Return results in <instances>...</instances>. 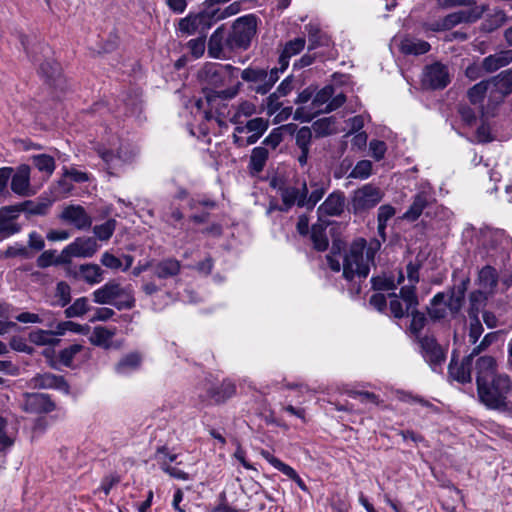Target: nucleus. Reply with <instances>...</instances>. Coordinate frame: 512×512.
<instances>
[{
    "instance_id": "1",
    "label": "nucleus",
    "mask_w": 512,
    "mask_h": 512,
    "mask_svg": "<svg viewBox=\"0 0 512 512\" xmlns=\"http://www.w3.org/2000/svg\"><path fill=\"white\" fill-rule=\"evenodd\" d=\"M238 72L239 68L230 64L210 62L204 64L198 71V79L203 87L207 102L211 103L215 97L225 100L234 98L239 93L241 82H236L223 90L218 91L216 89L226 84H232L237 79Z\"/></svg>"
},
{
    "instance_id": "2",
    "label": "nucleus",
    "mask_w": 512,
    "mask_h": 512,
    "mask_svg": "<svg viewBox=\"0 0 512 512\" xmlns=\"http://www.w3.org/2000/svg\"><path fill=\"white\" fill-rule=\"evenodd\" d=\"M376 250L367 246L363 238L351 243L343 256V277L349 282L365 280L370 272V266L374 263Z\"/></svg>"
},
{
    "instance_id": "3",
    "label": "nucleus",
    "mask_w": 512,
    "mask_h": 512,
    "mask_svg": "<svg viewBox=\"0 0 512 512\" xmlns=\"http://www.w3.org/2000/svg\"><path fill=\"white\" fill-rule=\"evenodd\" d=\"M479 400L487 408L498 411L512 409V379L502 373L477 387Z\"/></svg>"
},
{
    "instance_id": "4",
    "label": "nucleus",
    "mask_w": 512,
    "mask_h": 512,
    "mask_svg": "<svg viewBox=\"0 0 512 512\" xmlns=\"http://www.w3.org/2000/svg\"><path fill=\"white\" fill-rule=\"evenodd\" d=\"M92 300L100 305H112L118 310L135 307V297L130 285L123 286L117 280H110L94 290Z\"/></svg>"
},
{
    "instance_id": "5",
    "label": "nucleus",
    "mask_w": 512,
    "mask_h": 512,
    "mask_svg": "<svg viewBox=\"0 0 512 512\" xmlns=\"http://www.w3.org/2000/svg\"><path fill=\"white\" fill-rule=\"evenodd\" d=\"M257 17L253 14L238 18L232 25L226 39V47L230 50L247 49L256 33Z\"/></svg>"
},
{
    "instance_id": "6",
    "label": "nucleus",
    "mask_w": 512,
    "mask_h": 512,
    "mask_svg": "<svg viewBox=\"0 0 512 512\" xmlns=\"http://www.w3.org/2000/svg\"><path fill=\"white\" fill-rule=\"evenodd\" d=\"M282 73L278 67L266 71L261 68H246L241 72V78L249 83V89L260 95H266L279 80Z\"/></svg>"
},
{
    "instance_id": "7",
    "label": "nucleus",
    "mask_w": 512,
    "mask_h": 512,
    "mask_svg": "<svg viewBox=\"0 0 512 512\" xmlns=\"http://www.w3.org/2000/svg\"><path fill=\"white\" fill-rule=\"evenodd\" d=\"M421 354L432 371L441 372L446 361V350L433 336H424L419 339Z\"/></svg>"
},
{
    "instance_id": "8",
    "label": "nucleus",
    "mask_w": 512,
    "mask_h": 512,
    "mask_svg": "<svg viewBox=\"0 0 512 512\" xmlns=\"http://www.w3.org/2000/svg\"><path fill=\"white\" fill-rule=\"evenodd\" d=\"M210 10H204L197 14H189L179 21L178 29L186 35H204L215 24Z\"/></svg>"
},
{
    "instance_id": "9",
    "label": "nucleus",
    "mask_w": 512,
    "mask_h": 512,
    "mask_svg": "<svg viewBox=\"0 0 512 512\" xmlns=\"http://www.w3.org/2000/svg\"><path fill=\"white\" fill-rule=\"evenodd\" d=\"M334 95V87L327 85L319 90L313 97L309 109L306 107H299L296 109L294 119L302 121H310L319 114H322V109L329 103L330 99Z\"/></svg>"
},
{
    "instance_id": "10",
    "label": "nucleus",
    "mask_w": 512,
    "mask_h": 512,
    "mask_svg": "<svg viewBox=\"0 0 512 512\" xmlns=\"http://www.w3.org/2000/svg\"><path fill=\"white\" fill-rule=\"evenodd\" d=\"M435 202L433 188L429 185H422L418 192L413 196L412 203L403 214L404 220L414 222L419 219L423 211Z\"/></svg>"
},
{
    "instance_id": "11",
    "label": "nucleus",
    "mask_w": 512,
    "mask_h": 512,
    "mask_svg": "<svg viewBox=\"0 0 512 512\" xmlns=\"http://www.w3.org/2000/svg\"><path fill=\"white\" fill-rule=\"evenodd\" d=\"M383 194L378 187L366 184L353 193L351 205L355 213L363 212L375 207L381 200Z\"/></svg>"
},
{
    "instance_id": "12",
    "label": "nucleus",
    "mask_w": 512,
    "mask_h": 512,
    "mask_svg": "<svg viewBox=\"0 0 512 512\" xmlns=\"http://www.w3.org/2000/svg\"><path fill=\"white\" fill-rule=\"evenodd\" d=\"M282 205L279 207L281 212H288L292 206L304 207L307 205L306 195L308 188L306 182H302L300 186H282L279 188Z\"/></svg>"
},
{
    "instance_id": "13",
    "label": "nucleus",
    "mask_w": 512,
    "mask_h": 512,
    "mask_svg": "<svg viewBox=\"0 0 512 512\" xmlns=\"http://www.w3.org/2000/svg\"><path fill=\"white\" fill-rule=\"evenodd\" d=\"M22 409L27 413H49L55 409V404L48 394L25 393L21 403Z\"/></svg>"
},
{
    "instance_id": "14",
    "label": "nucleus",
    "mask_w": 512,
    "mask_h": 512,
    "mask_svg": "<svg viewBox=\"0 0 512 512\" xmlns=\"http://www.w3.org/2000/svg\"><path fill=\"white\" fill-rule=\"evenodd\" d=\"M98 250V244L94 238L78 237L64 248V256L68 264L73 257L90 258Z\"/></svg>"
},
{
    "instance_id": "15",
    "label": "nucleus",
    "mask_w": 512,
    "mask_h": 512,
    "mask_svg": "<svg viewBox=\"0 0 512 512\" xmlns=\"http://www.w3.org/2000/svg\"><path fill=\"white\" fill-rule=\"evenodd\" d=\"M450 82L447 67L439 62L425 67L422 83L431 89L445 88Z\"/></svg>"
},
{
    "instance_id": "16",
    "label": "nucleus",
    "mask_w": 512,
    "mask_h": 512,
    "mask_svg": "<svg viewBox=\"0 0 512 512\" xmlns=\"http://www.w3.org/2000/svg\"><path fill=\"white\" fill-rule=\"evenodd\" d=\"M268 125V120L261 117L248 120L245 122V129H247V133H250V135L247 138L238 136L236 134L232 135L233 143L237 147H246L248 145L255 144L268 129Z\"/></svg>"
},
{
    "instance_id": "17",
    "label": "nucleus",
    "mask_w": 512,
    "mask_h": 512,
    "mask_svg": "<svg viewBox=\"0 0 512 512\" xmlns=\"http://www.w3.org/2000/svg\"><path fill=\"white\" fill-rule=\"evenodd\" d=\"M59 218L78 230L88 229L92 225V217L81 205L71 204L64 207Z\"/></svg>"
},
{
    "instance_id": "18",
    "label": "nucleus",
    "mask_w": 512,
    "mask_h": 512,
    "mask_svg": "<svg viewBox=\"0 0 512 512\" xmlns=\"http://www.w3.org/2000/svg\"><path fill=\"white\" fill-rule=\"evenodd\" d=\"M152 274L159 281H165L177 277L181 271V262L173 257L151 261L148 263Z\"/></svg>"
},
{
    "instance_id": "19",
    "label": "nucleus",
    "mask_w": 512,
    "mask_h": 512,
    "mask_svg": "<svg viewBox=\"0 0 512 512\" xmlns=\"http://www.w3.org/2000/svg\"><path fill=\"white\" fill-rule=\"evenodd\" d=\"M485 11L484 6H474L467 10H460L441 18L444 28L450 30L461 23H473L480 19Z\"/></svg>"
},
{
    "instance_id": "20",
    "label": "nucleus",
    "mask_w": 512,
    "mask_h": 512,
    "mask_svg": "<svg viewBox=\"0 0 512 512\" xmlns=\"http://www.w3.org/2000/svg\"><path fill=\"white\" fill-rule=\"evenodd\" d=\"M344 207L345 196L343 192L331 193L317 209L319 221H323V218L326 216H340L344 211Z\"/></svg>"
},
{
    "instance_id": "21",
    "label": "nucleus",
    "mask_w": 512,
    "mask_h": 512,
    "mask_svg": "<svg viewBox=\"0 0 512 512\" xmlns=\"http://www.w3.org/2000/svg\"><path fill=\"white\" fill-rule=\"evenodd\" d=\"M29 386L33 389H58L68 392L69 385L63 376L52 373L37 374L29 381Z\"/></svg>"
},
{
    "instance_id": "22",
    "label": "nucleus",
    "mask_w": 512,
    "mask_h": 512,
    "mask_svg": "<svg viewBox=\"0 0 512 512\" xmlns=\"http://www.w3.org/2000/svg\"><path fill=\"white\" fill-rule=\"evenodd\" d=\"M11 190L22 197L31 196L34 191L30 185V167L28 165H20L15 173L11 174Z\"/></svg>"
},
{
    "instance_id": "23",
    "label": "nucleus",
    "mask_w": 512,
    "mask_h": 512,
    "mask_svg": "<svg viewBox=\"0 0 512 512\" xmlns=\"http://www.w3.org/2000/svg\"><path fill=\"white\" fill-rule=\"evenodd\" d=\"M497 367L496 359L493 356L478 357L475 362L477 387L494 378V376L500 375L501 373L497 372Z\"/></svg>"
},
{
    "instance_id": "24",
    "label": "nucleus",
    "mask_w": 512,
    "mask_h": 512,
    "mask_svg": "<svg viewBox=\"0 0 512 512\" xmlns=\"http://www.w3.org/2000/svg\"><path fill=\"white\" fill-rule=\"evenodd\" d=\"M473 363V358L467 355L463 358L461 363L456 361L455 353L452 355V359L448 366V373L450 377L459 383H469L472 380L471 376V367Z\"/></svg>"
},
{
    "instance_id": "25",
    "label": "nucleus",
    "mask_w": 512,
    "mask_h": 512,
    "mask_svg": "<svg viewBox=\"0 0 512 512\" xmlns=\"http://www.w3.org/2000/svg\"><path fill=\"white\" fill-rule=\"evenodd\" d=\"M399 50L404 55L419 56L430 51L431 45L424 40L412 35H405L399 41Z\"/></svg>"
},
{
    "instance_id": "26",
    "label": "nucleus",
    "mask_w": 512,
    "mask_h": 512,
    "mask_svg": "<svg viewBox=\"0 0 512 512\" xmlns=\"http://www.w3.org/2000/svg\"><path fill=\"white\" fill-rule=\"evenodd\" d=\"M74 277L89 285H96L103 281L104 270L97 264H81L74 272Z\"/></svg>"
},
{
    "instance_id": "27",
    "label": "nucleus",
    "mask_w": 512,
    "mask_h": 512,
    "mask_svg": "<svg viewBox=\"0 0 512 512\" xmlns=\"http://www.w3.org/2000/svg\"><path fill=\"white\" fill-rule=\"evenodd\" d=\"M52 205L49 200L31 201L27 200L15 206L8 207L6 212H26L29 215H46Z\"/></svg>"
},
{
    "instance_id": "28",
    "label": "nucleus",
    "mask_w": 512,
    "mask_h": 512,
    "mask_svg": "<svg viewBox=\"0 0 512 512\" xmlns=\"http://www.w3.org/2000/svg\"><path fill=\"white\" fill-rule=\"evenodd\" d=\"M305 44L303 37L295 38L285 44L278 60L280 71L284 72L287 69L290 58L299 54L305 48Z\"/></svg>"
},
{
    "instance_id": "29",
    "label": "nucleus",
    "mask_w": 512,
    "mask_h": 512,
    "mask_svg": "<svg viewBox=\"0 0 512 512\" xmlns=\"http://www.w3.org/2000/svg\"><path fill=\"white\" fill-rule=\"evenodd\" d=\"M511 62L512 50H503L485 57L482 61L481 67L486 72L492 73L504 66H507Z\"/></svg>"
},
{
    "instance_id": "30",
    "label": "nucleus",
    "mask_w": 512,
    "mask_h": 512,
    "mask_svg": "<svg viewBox=\"0 0 512 512\" xmlns=\"http://www.w3.org/2000/svg\"><path fill=\"white\" fill-rule=\"evenodd\" d=\"M224 26L218 27L210 36L208 41V55L215 59L223 58V50L226 46Z\"/></svg>"
},
{
    "instance_id": "31",
    "label": "nucleus",
    "mask_w": 512,
    "mask_h": 512,
    "mask_svg": "<svg viewBox=\"0 0 512 512\" xmlns=\"http://www.w3.org/2000/svg\"><path fill=\"white\" fill-rule=\"evenodd\" d=\"M327 225L328 223L319 221V223H315L311 227L310 240L312 241L314 249L319 252L327 250L329 246V240L326 235Z\"/></svg>"
},
{
    "instance_id": "32",
    "label": "nucleus",
    "mask_w": 512,
    "mask_h": 512,
    "mask_svg": "<svg viewBox=\"0 0 512 512\" xmlns=\"http://www.w3.org/2000/svg\"><path fill=\"white\" fill-rule=\"evenodd\" d=\"M236 393V386L229 380L223 381L220 385L208 389L207 394L215 403H223Z\"/></svg>"
},
{
    "instance_id": "33",
    "label": "nucleus",
    "mask_w": 512,
    "mask_h": 512,
    "mask_svg": "<svg viewBox=\"0 0 512 512\" xmlns=\"http://www.w3.org/2000/svg\"><path fill=\"white\" fill-rule=\"evenodd\" d=\"M7 208L0 210V233L3 239L19 232L21 228L19 224L13 221L19 212H6Z\"/></svg>"
},
{
    "instance_id": "34",
    "label": "nucleus",
    "mask_w": 512,
    "mask_h": 512,
    "mask_svg": "<svg viewBox=\"0 0 512 512\" xmlns=\"http://www.w3.org/2000/svg\"><path fill=\"white\" fill-rule=\"evenodd\" d=\"M449 309L446 305V295L443 292H439L430 301L428 307V314L434 321L444 319L447 316Z\"/></svg>"
},
{
    "instance_id": "35",
    "label": "nucleus",
    "mask_w": 512,
    "mask_h": 512,
    "mask_svg": "<svg viewBox=\"0 0 512 512\" xmlns=\"http://www.w3.org/2000/svg\"><path fill=\"white\" fill-rule=\"evenodd\" d=\"M142 354L139 352H131L123 356L115 366V370L119 374H127L137 370L142 364Z\"/></svg>"
},
{
    "instance_id": "36",
    "label": "nucleus",
    "mask_w": 512,
    "mask_h": 512,
    "mask_svg": "<svg viewBox=\"0 0 512 512\" xmlns=\"http://www.w3.org/2000/svg\"><path fill=\"white\" fill-rule=\"evenodd\" d=\"M305 30L308 34V50L316 49L320 46H328L330 43L329 37L323 33L320 28L315 24H308L305 26Z\"/></svg>"
},
{
    "instance_id": "37",
    "label": "nucleus",
    "mask_w": 512,
    "mask_h": 512,
    "mask_svg": "<svg viewBox=\"0 0 512 512\" xmlns=\"http://www.w3.org/2000/svg\"><path fill=\"white\" fill-rule=\"evenodd\" d=\"M115 334V328L109 329L104 326H96L90 336V342L93 345L107 348L110 346L111 340Z\"/></svg>"
},
{
    "instance_id": "38",
    "label": "nucleus",
    "mask_w": 512,
    "mask_h": 512,
    "mask_svg": "<svg viewBox=\"0 0 512 512\" xmlns=\"http://www.w3.org/2000/svg\"><path fill=\"white\" fill-rule=\"evenodd\" d=\"M36 264L39 268H47L52 265L68 264V262L66 256H64V249L59 256H56V250H46L38 256Z\"/></svg>"
},
{
    "instance_id": "39",
    "label": "nucleus",
    "mask_w": 512,
    "mask_h": 512,
    "mask_svg": "<svg viewBox=\"0 0 512 512\" xmlns=\"http://www.w3.org/2000/svg\"><path fill=\"white\" fill-rule=\"evenodd\" d=\"M269 156V149L263 146L255 147L252 150L249 162V168L255 172L260 173L267 162Z\"/></svg>"
},
{
    "instance_id": "40",
    "label": "nucleus",
    "mask_w": 512,
    "mask_h": 512,
    "mask_svg": "<svg viewBox=\"0 0 512 512\" xmlns=\"http://www.w3.org/2000/svg\"><path fill=\"white\" fill-rule=\"evenodd\" d=\"M40 74L53 85H57V81L61 76V68L59 63L52 59H47L41 63L39 68Z\"/></svg>"
},
{
    "instance_id": "41",
    "label": "nucleus",
    "mask_w": 512,
    "mask_h": 512,
    "mask_svg": "<svg viewBox=\"0 0 512 512\" xmlns=\"http://www.w3.org/2000/svg\"><path fill=\"white\" fill-rule=\"evenodd\" d=\"M99 156L103 159V161L107 165V169H117L119 168L124 161L127 160V157L122 154L121 150L115 154L113 151L106 149L98 150Z\"/></svg>"
},
{
    "instance_id": "42",
    "label": "nucleus",
    "mask_w": 512,
    "mask_h": 512,
    "mask_svg": "<svg viewBox=\"0 0 512 512\" xmlns=\"http://www.w3.org/2000/svg\"><path fill=\"white\" fill-rule=\"evenodd\" d=\"M90 310L89 300L87 297L77 298L72 305L67 307L64 311L67 318H74L83 316Z\"/></svg>"
},
{
    "instance_id": "43",
    "label": "nucleus",
    "mask_w": 512,
    "mask_h": 512,
    "mask_svg": "<svg viewBox=\"0 0 512 512\" xmlns=\"http://www.w3.org/2000/svg\"><path fill=\"white\" fill-rule=\"evenodd\" d=\"M32 163L40 172H44L48 176L52 175L55 170V160L47 154L32 156Z\"/></svg>"
},
{
    "instance_id": "44",
    "label": "nucleus",
    "mask_w": 512,
    "mask_h": 512,
    "mask_svg": "<svg viewBox=\"0 0 512 512\" xmlns=\"http://www.w3.org/2000/svg\"><path fill=\"white\" fill-rule=\"evenodd\" d=\"M399 297L404 302L407 311L417 308V306L419 304L418 297L416 295V286L415 285L409 284V285L403 286L400 289Z\"/></svg>"
},
{
    "instance_id": "45",
    "label": "nucleus",
    "mask_w": 512,
    "mask_h": 512,
    "mask_svg": "<svg viewBox=\"0 0 512 512\" xmlns=\"http://www.w3.org/2000/svg\"><path fill=\"white\" fill-rule=\"evenodd\" d=\"M312 129L318 137L331 135L335 132V120L333 117L318 119L313 123Z\"/></svg>"
},
{
    "instance_id": "46",
    "label": "nucleus",
    "mask_w": 512,
    "mask_h": 512,
    "mask_svg": "<svg viewBox=\"0 0 512 512\" xmlns=\"http://www.w3.org/2000/svg\"><path fill=\"white\" fill-rule=\"evenodd\" d=\"M489 86L490 82L485 80L475 84L467 92L469 101L473 105L480 104L484 100Z\"/></svg>"
},
{
    "instance_id": "47",
    "label": "nucleus",
    "mask_w": 512,
    "mask_h": 512,
    "mask_svg": "<svg viewBox=\"0 0 512 512\" xmlns=\"http://www.w3.org/2000/svg\"><path fill=\"white\" fill-rule=\"evenodd\" d=\"M486 299V294L480 290H475L470 293L469 317L478 316L480 309L485 305Z\"/></svg>"
},
{
    "instance_id": "48",
    "label": "nucleus",
    "mask_w": 512,
    "mask_h": 512,
    "mask_svg": "<svg viewBox=\"0 0 512 512\" xmlns=\"http://www.w3.org/2000/svg\"><path fill=\"white\" fill-rule=\"evenodd\" d=\"M479 281L484 288H494L498 283L496 270L491 266L483 267L479 272Z\"/></svg>"
},
{
    "instance_id": "49",
    "label": "nucleus",
    "mask_w": 512,
    "mask_h": 512,
    "mask_svg": "<svg viewBox=\"0 0 512 512\" xmlns=\"http://www.w3.org/2000/svg\"><path fill=\"white\" fill-rule=\"evenodd\" d=\"M115 228L116 221L114 219H109L100 225L94 226L93 232L99 240L106 241L111 238Z\"/></svg>"
},
{
    "instance_id": "50",
    "label": "nucleus",
    "mask_w": 512,
    "mask_h": 512,
    "mask_svg": "<svg viewBox=\"0 0 512 512\" xmlns=\"http://www.w3.org/2000/svg\"><path fill=\"white\" fill-rule=\"evenodd\" d=\"M83 348L84 347L80 344H72L69 347L62 349L58 354V358L64 366L71 367L74 357L81 352Z\"/></svg>"
},
{
    "instance_id": "51",
    "label": "nucleus",
    "mask_w": 512,
    "mask_h": 512,
    "mask_svg": "<svg viewBox=\"0 0 512 512\" xmlns=\"http://www.w3.org/2000/svg\"><path fill=\"white\" fill-rule=\"evenodd\" d=\"M395 213V208L391 205L386 204L379 207L377 217L379 234L384 233L387 222L395 215Z\"/></svg>"
},
{
    "instance_id": "52",
    "label": "nucleus",
    "mask_w": 512,
    "mask_h": 512,
    "mask_svg": "<svg viewBox=\"0 0 512 512\" xmlns=\"http://www.w3.org/2000/svg\"><path fill=\"white\" fill-rule=\"evenodd\" d=\"M372 163L369 160H361L357 162L355 167L349 174L350 178L354 179H366L371 175Z\"/></svg>"
},
{
    "instance_id": "53",
    "label": "nucleus",
    "mask_w": 512,
    "mask_h": 512,
    "mask_svg": "<svg viewBox=\"0 0 512 512\" xmlns=\"http://www.w3.org/2000/svg\"><path fill=\"white\" fill-rule=\"evenodd\" d=\"M255 111L256 107L253 103L243 101L238 105L236 112L231 118V122L240 123V119H242L243 117L246 118L252 116L255 113Z\"/></svg>"
},
{
    "instance_id": "54",
    "label": "nucleus",
    "mask_w": 512,
    "mask_h": 512,
    "mask_svg": "<svg viewBox=\"0 0 512 512\" xmlns=\"http://www.w3.org/2000/svg\"><path fill=\"white\" fill-rule=\"evenodd\" d=\"M295 141L299 149H310L312 142V129L307 126L301 127L296 132Z\"/></svg>"
},
{
    "instance_id": "55",
    "label": "nucleus",
    "mask_w": 512,
    "mask_h": 512,
    "mask_svg": "<svg viewBox=\"0 0 512 512\" xmlns=\"http://www.w3.org/2000/svg\"><path fill=\"white\" fill-rule=\"evenodd\" d=\"M241 9L240 2H233L229 6H227L224 10L220 9H212L210 10L211 15H213L214 23H216L219 20L225 19L227 17L233 16L237 13H239Z\"/></svg>"
},
{
    "instance_id": "56",
    "label": "nucleus",
    "mask_w": 512,
    "mask_h": 512,
    "mask_svg": "<svg viewBox=\"0 0 512 512\" xmlns=\"http://www.w3.org/2000/svg\"><path fill=\"white\" fill-rule=\"evenodd\" d=\"M411 315L410 331L417 335L425 327L427 319L424 313L419 312L416 308L409 311Z\"/></svg>"
},
{
    "instance_id": "57",
    "label": "nucleus",
    "mask_w": 512,
    "mask_h": 512,
    "mask_svg": "<svg viewBox=\"0 0 512 512\" xmlns=\"http://www.w3.org/2000/svg\"><path fill=\"white\" fill-rule=\"evenodd\" d=\"M187 47L195 58L201 57L205 52L206 47V34L199 35V37L195 39H191L187 43Z\"/></svg>"
},
{
    "instance_id": "58",
    "label": "nucleus",
    "mask_w": 512,
    "mask_h": 512,
    "mask_svg": "<svg viewBox=\"0 0 512 512\" xmlns=\"http://www.w3.org/2000/svg\"><path fill=\"white\" fill-rule=\"evenodd\" d=\"M161 469L170 477L175 478L177 480L187 481L190 478L188 473L184 472L183 470L175 466H172L171 464H169V462H167L165 458H163L161 462Z\"/></svg>"
},
{
    "instance_id": "59",
    "label": "nucleus",
    "mask_w": 512,
    "mask_h": 512,
    "mask_svg": "<svg viewBox=\"0 0 512 512\" xmlns=\"http://www.w3.org/2000/svg\"><path fill=\"white\" fill-rule=\"evenodd\" d=\"M496 338L497 334L495 332L486 334L481 342L476 345L468 355L473 359L479 356L480 353L485 351L496 340Z\"/></svg>"
},
{
    "instance_id": "60",
    "label": "nucleus",
    "mask_w": 512,
    "mask_h": 512,
    "mask_svg": "<svg viewBox=\"0 0 512 512\" xmlns=\"http://www.w3.org/2000/svg\"><path fill=\"white\" fill-rule=\"evenodd\" d=\"M390 299V310L391 313L395 318H403L406 314L409 313V311L406 310V307L404 308L401 301L399 300V296L396 293L389 294Z\"/></svg>"
},
{
    "instance_id": "61",
    "label": "nucleus",
    "mask_w": 512,
    "mask_h": 512,
    "mask_svg": "<svg viewBox=\"0 0 512 512\" xmlns=\"http://www.w3.org/2000/svg\"><path fill=\"white\" fill-rule=\"evenodd\" d=\"M483 333V326L479 320L478 316L470 317V327H469V342L472 344H476L478 339Z\"/></svg>"
},
{
    "instance_id": "62",
    "label": "nucleus",
    "mask_w": 512,
    "mask_h": 512,
    "mask_svg": "<svg viewBox=\"0 0 512 512\" xmlns=\"http://www.w3.org/2000/svg\"><path fill=\"white\" fill-rule=\"evenodd\" d=\"M56 297L59 298L61 306H66L71 300V288L65 281H60L56 285Z\"/></svg>"
},
{
    "instance_id": "63",
    "label": "nucleus",
    "mask_w": 512,
    "mask_h": 512,
    "mask_svg": "<svg viewBox=\"0 0 512 512\" xmlns=\"http://www.w3.org/2000/svg\"><path fill=\"white\" fill-rule=\"evenodd\" d=\"M464 301L465 298L460 297L459 295L449 291V297L448 299H446V305L449 309V312L452 315H457L462 309Z\"/></svg>"
},
{
    "instance_id": "64",
    "label": "nucleus",
    "mask_w": 512,
    "mask_h": 512,
    "mask_svg": "<svg viewBox=\"0 0 512 512\" xmlns=\"http://www.w3.org/2000/svg\"><path fill=\"white\" fill-rule=\"evenodd\" d=\"M183 213L179 208L170 206L167 211L163 213V220L170 226L175 227L177 222L182 221Z\"/></svg>"
}]
</instances>
